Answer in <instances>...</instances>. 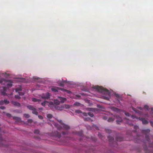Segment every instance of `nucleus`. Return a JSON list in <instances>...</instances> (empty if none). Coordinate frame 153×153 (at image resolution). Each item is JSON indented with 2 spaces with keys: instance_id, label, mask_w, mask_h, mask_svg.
<instances>
[{
  "instance_id": "1",
  "label": "nucleus",
  "mask_w": 153,
  "mask_h": 153,
  "mask_svg": "<svg viewBox=\"0 0 153 153\" xmlns=\"http://www.w3.org/2000/svg\"><path fill=\"white\" fill-rule=\"evenodd\" d=\"M58 121L60 124V126H59L58 124H56L53 121H51V123H50L49 121L50 120H48V123L51 125L52 126V125L57 128V129L59 130L61 129H68L70 128V127L67 125L65 124L64 123H63L61 120H58Z\"/></svg>"
},
{
  "instance_id": "2",
  "label": "nucleus",
  "mask_w": 153,
  "mask_h": 153,
  "mask_svg": "<svg viewBox=\"0 0 153 153\" xmlns=\"http://www.w3.org/2000/svg\"><path fill=\"white\" fill-rule=\"evenodd\" d=\"M93 88L100 93L106 94L108 96V97L104 96L103 97V99L106 100H109L110 96V93L109 91L101 86H94L93 87Z\"/></svg>"
},
{
  "instance_id": "3",
  "label": "nucleus",
  "mask_w": 153,
  "mask_h": 153,
  "mask_svg": "<svg viewBox=\"0 0 153 153\" xmlns=\"http://www.w3.org/2000/svg\"><path fill=\"white\" fill-rule=\"evenodd\" d=\"M49 106L51 108H54L58 110H62L63 109H68L70 107V106L68 105H63L60 106L54 105L53 102H50L49 103Z\"/></svg>"
},
{
  "instance_id": "4",
  "label": "nucleus",
  "mask_w": 153,
  "mask_h": 153,
  "mask_svg": "<svg viewBox=\"0 0 153 153\" xmlns=\"http://www.w3.org/2000/svg\"><path fill=\"white\" fill-rule=\"evenodd\" d=\"M115 118H116L117 119L116 121L117 124H119L120 122H122V120L121 117L117 115L114 116L113 117H109L108 121L109 122H112L114 120Z\"/></svg>"
},
{
  "instance_id": "5",
  "label": "nucleus",
  "mask_w": 153,
  "mask_h": 153,
  "mask_svg": "<svg viewBox=\"0 0 153 153\" xmlns=\"http://www.w3.org/2000/svg\"><path fill=\"white\" fill-rule=\"evenodd\" d=\"M150 132V130L149 129H144L142 130V133L145 135V138L146 140L149 143V134Z\"/></svg>"
},
{
  "instance_id": "6",
  "label": "nucleus",
  "mask_w": 153,
  "mask_h": 153,
  "mask_svg": "<svg viewBox=\"0 0 153 153\" xmlns=\"http://www.w3.org/2000/svg\"><path fill=\"white\" fill-rule=\"evenodd\" d=\"M0 84L3 85H6L7 86L11 87L12 85V83L9 80L4 79L0 80Z\"/></svg>"
},
{
  "instance_id": "7",
  "label": "nucleus",
  "mask_w": 153,
  "mask_h": 153,
  "mask_svg": "<svg viewBox=\"0 0 153 153\" xmlns=\"http://www.w3.org/2000/svg\"><path fill=\"white\" fill-rule=\"evenodd\" d=\"M58 90H60L61 91H66L68 94H70L71 93V91H68L66 89H64L63 88H62L57 87H55L54 88H51L52 91L55 92H58Z\"/></svg>"
},
{
  "instance_id": "8",
  "label": "nucleus",
  "mask_w": 153,
  "mask_h": 153,
  "mask_svg": "<svg viewBox=\"0 0 153 153\" xmlns=\"http://www.w3.org/2000/svg\"><path fill=\"white\" fill-rule=\"evenodd\" d=\"M50 94L49 92H47L46 94H43L41 98L45 100H48L50 98Z\"/></svg>"
},
{
  "instance_id": "9",
  "label": "nucleus",
  "mask_w": 153,
  "mask_h": 153,
  "mask_svg": "<svg viewBox=\"0 0 153 153\" xmlns=\"http://www.w3.org/2000/svg\"><path fill=\"white\" fill-rule=\"evenodd\" d=\"M27 108L30 110H32V113L36 115H37L38 112L36 109L34 108L33 106L31 105H28L27 106Z\"/></svg>"
},
{
  "instance_id": "10",
  "label": "nucleus",
  "mask_w": 153,
  "mask_h": 153,
  "mask_svg": "<svg viewBox=\"0 0 153 153\" xmlns=\"http://www.w3.org/2000/svg\"><path fill=\"white\" fill-rule=\"evenodd\" d=\"M140 120L142 121V123L143 124H148L149 123L148 121L144 118H141Z\"/></svg>"
},
{
  "instance_id": "11",
  "label": "nucleus",
  "mask_w": 153,
  "mask_h": 153,
  "mask_svg": "<svg viewBox=\"0 0 153 153\" xmlns=\"http://www.w3.org/2000/svg\"><path fill=\"white\" fill-rule=\"evenodd\" d=\"M58 98L59 99V100H60V102L61 103H64L65 101L66 100V99L65 98L62 97H58Z\"/></svg>"
},
{
  "instance_id": "12",
  "label": "nucleus",
  "mask_w": 153,
  "mask_h": 153,
  "mask_svg": "<svg viewBox=\"0 0 153 153\" xmlns=\"http://www.w3.org/2000/svg\"><path fill=\"white\" fill-rule=\"evenodd\" d=\"M124 120H126V123L128 124L130 126L133 125L132 123H131V121H130V120L127 118H125L124 119Z\"/></svg>"
},
{
  "instance_id": "13",
  "label": "nucleus",
  "mask_w": 153,
  "mask_h": 153,
  "mask_svg": "<svg viewBox=\"0 0 153 153\" xmlns=\"http://www.w3.org/2000/svg\"><path fill=\"white\" fill-rule=\"evenodd\" d=\"M13 119L16 120V122H20L21 121V119L19 117H13Z\"/></svg>"
},
{
  "instance_id": "14",
  "label": "nucleus",
  "mask_w": 153,
  "mask_h": 153,
  "mask_svg": "<svg viewBox=\"0 0 153 153\" xmlns=\"http://www.w3.org/2000/svg\"><path fill=\"white\" fill-rule=\"evenodd\" d=\"M83 114L85 116H87L88 114L89 116H90L91 117H93L94 116V115L93 114L91 113V112H88V113H83Z\"/></svg>"
},
{
  "instance_id": "15",
  "label": "nucleus",
  "mask_w": 153,
  "mask_h": 153,
  "mask_svg": "<svg viewBox=\"0 0 153 153\" xmlns=\"http://www.w3.org/2000/svg\"><path fill=\"white\" fill-rule=\"evenodd\" d=\"M12 103L13 105L19 107L20 105V104L19 103L15 101H12Z\"/></svg>"
},
{
  "instance_id": "16",
  "label": "nucleus",
  "mask_w": 153,
  "mask_h": 153,
  "mask_svg": "<svg viewBox=\"0 0 153 153\" xmlns=\"http://www.w3.org/2000/svg\"><path fill=\"white\" fill-rule=\"evenodd\" d=\"M6 89L7 88L5 87H3V91H1V94L2 95L4 96H5L6 95V94L5 93V91H6Z\"/></svg>"
},
{
  "instance_id": "17",
  "label": "nucleus",
  "mask_w": 153,
  "mask_h": 153,
  "mask_svg": "<svg viewBox=\"0 0 153 153\" xmlns=\"http://www.w3.org/2000/svg\"><path fill=\"white\" fill-rule=\"evenodd\" d=\"M53 102L54 105H57L59 104L60 102L57 100H55Z\"/></svg>"
},
{
  "instance_id": "18",
  "label": "nucleus",
  "mask_w": 153,
  "mask_h": 153,
  "mask_svg": "<svg viewBox=\"0 0 153 153\" xmlns=\"http://www.w3.org/2000/svg\"><path fill=\"white\" fill-rule=\"evenodd\" d=\"M53 135L59 138L61 136L60 134L57 131L55 132L54 134H53Z\"/></svg>"
},
{
  "instance_id": "19",
  "label": "nucleus",
  "mask_w": 153,
  "mask_h": 153,
  "mask_svg": "<svg viewBox=\"0 0 153 153\" xmlns=\"http://www.w3.org/2000/svg\"><path fill=\"white\" fill-rule=\"evenodd\" d=\"M111 109L113 111L115 112H119L120 111V110L119 109L114 107H112Z\"/></svg>"
},
{
  "instance_id": "20",
  "label": "nucleus",
  "mask_w": 153,
  "mask_h": 153,
  "mask_svg": "<svg viewBox=\"0 0 153 153\" xmlns=\"http://www.w3.org/2000/svg\"><path fill=\"white\" fill-rule=\"evenodd\" d=\"M75 134L79 136H82L83 134V132L82 131H81L79 132H76Z\"/></svg>"
},
{
  "instance_id": "21",
  "label": "nucleus",
  "mask_w": 153,
  "mask_h": 153,
  "mask_svg": "<svg viewBox=\"0 0 153 153\" xmlns=\"http://www.w3.org/2000/svg\"><path fill=\"white\" fill-rule=\"evenodd\" d=\"M108 139L109 141L110 142H112L114 140V138L113 137L110 136H108Z\"/></svg>"
},
{
  "instance_id": "22",
  "label": "nucleus",
  "mask_w": 153,
  "mask_h": 153,
  "mask_svg": "<svg viewBox=\"0 0 153 153\" xmlns=\"http://www.w3.org/2000/svg\"><path fill=\"white\" fill-rule=\"evenodd\" d=\"M116 139L117 141H121L123 140V139L121 137H117Z\"/></svg>"
},
{
  "instance_id": "23",
  "label": "nucleus",
  "mask_w": 153,
  "mask_h": 153,
  "mask_svg": "<svg viewBox=\"0 0 153 153\" xmlns=\"http://www.w3.org/2000/svg\"><path fill=\"white\" fill-rule=\"evenodd\" d=\"M32 100L33 102H39V101H41L40 100L37 99L35 98H33L32 99Z\"/></svg>"
},
{
  "instance_id": "24",
  "label": "nucleus",
  "mask_w": 153,
  "mask_h": 153,
  "mask_svg": "<svg viewBox=\"0 0 153 153\" xmlns=\"http://www.w3.org/2000/svg\"><path fill=\"white\" fill-rule=\"evenodd\" d=\"M105 132L108 133H110L111 132V130L108 128L105 129Z\"/></svg>"
},
{
  "instance_id": "25",
  "label": "nucleus",
  "mask_w": 153,
  "mask_h": 153,
  "mask_svg": "<svg viewBox=\"0 0 153 153\" xmlns=\"http://www.w3.org/2000/svg\"><path fill=\"white\" fill-rule=\"evenodd\" d=\"M48 102L47 101H45L41 103V105L43 106H45L46 103H48Z\"/></svg>"
},
{
  "instance_id": "26",
  "label": "nucleus",
  "mask_w": 153,
  "mask_h": 153,
  "mask_svg": "<svg viewBox=\"0 0 153 153\" xmlns=\"http://www.w3.org/2000/svg\"><path fill=\"white\" fill-rule=\"evenodd\" d=\"M144 108L145 109H146L147 110L149 111L150 110V109L149 108L148 106L147 105H144Z\"/></svg>"
},
{
  "instance_id": "27",
  "label": "nucleus",
  "mask_w": 153,
  "mask_h": 153,
  "mask_svg": "<svg viewBox=\"0 0 153 153\" xmlns=\"http://www.w3.org/2000/svg\"><path fill=\"white\" fill-rule=\"evenodd\" d=\"M3 101L4 102V103L5 104H8L9 103V101H7L6 99L4 100H3Z\"/></svg>"
},
{
  "instance_id": "28",
  "label": "nucleus",
  "mask_w": 153,
  "mask_h": 153,
  "mask_svg": "<svg viewBox=\"0 0 153 153\" xmlns=\"http://www.w3.org/2000/svg\"><path fill=\"white\" fill-rule=\"evenodd\" d=\"M47 117L48 118H51L52 117V115L51 114H48L47 115Z\"/></svg>"
},
{
  "instance_id": "29",
  "label": "nucleus",
  "mask_w": 153,
  "mask_h": 153,
  "mask_svg": "<svg viewBox=\"0 0 153 153\" xmlns=\"http://www.w3.org/2000/svg\"><path fill=\"white\" fill-rule=\"evenodd\" d=\"M80 104L78 102H76L74 104V105L75 106H80Z\"/></svg>"
},
{
  "instance_id": "30",
  "label": "nucleus",
  "mask_w": 153,
  "mask_h": 153,
  "mask_svg": "<svg viewBox=\"0 0 153 153\" xmlns=\"http://www.w3.org/2000/svg\"><path fill=\"white\" fill-rule=\"evenodd\" d=\"M34 132L35 134H39V130L36 129L34 130Z\"/></svg>"
},
{
  "instance_id": "31",
  "label": "nucleus",
  "mask_w": 153,
  "mask_h": 153,
  "mask_svg": "<svg viewBox=\"0 0 153 153\" xmlns=\"http://www.w3.org/2000/svg\"><path fill=\"white\" fill-rule=\"evenodd\" d=\"M24 116L26 118H28L30 117V116L29 115V114H25Z\"/></svg>"
},
{
  "instance_id": "32",
  "label": "nucleus",
  "mask_w": 153,
  "mask_h": 153,
  "mask_svg": "<svg viewBox=\"0 0 153 153\" xmlns=\"http://www.w3.org/2000/svg\"><path fill=\"white\" fill-rule=\"evenodd\" d=\"M33 122V120L32 119H28L27 120V122L28 123H31Z\"/></svg>"
},
{
  "instance_id": "33",
  "label": "nucleus",
  "mask_w": 153,
  "mask_h": 153,
  "mask_svg": "<svg viewBox=\"0 0 153 153\" xmlns=\"http://www.w3.org/2000/svg\"><path fill=\"white\" fill-rule=\"evenodd\" d=\"M75 112L78 114L82 113V112L79 110H77L75 111Z\"/></svg>"
},
{
  "instance_id": "34",
  "label": "nucleus",
  "mask_w": 153,
  "mask_h": 153,
  "mask_svg": "<svg viewBox=\"0 0 153 153\" xmlns=\"http://www.w3.org/2000/svg\"><path fill=\"white\" fill-rule=\"evenodd\" d=\"M16 92H19V91H21V89L20 88H16Z\"/></svg>"
},
{
  "instance_id": "35",
  "label": "nucleus",
  "mask_w": 153,
  "mask_h": 153,
  "mask_svg": "<svg viewBox=\"0 0 153 153\" xmlns=\"http://www.w3.org/2000/svg\"><path fill=\"white\" fill-rule=\"evenodd\" d=\"M18 93L20 96H23L24 95V93L22 92H19Z\"/></svg>"
},
{
  "instance_id": "36",
  "label": "nucleus",
  "mask_w": 153,
  "mask_h": 153,
  "mask_svg": "<svg viewBox=\"0 0 153 153\" xmlns=\"http://www.w3.org/2000/svg\"><path fill=\"white\" fill-rule=\"evenodd\" d=\"M125 114L128 117H130L131 116V115L128 113L126 112L125 113Z\"/></svg>"
},
{
  "instance_id": "37",
  "label": "nucleus",
  "mask_w": 153,
  "mask_h": 153,
  "mask_svg": "<svg viewBox=\"0 0 153 153\" xmlns=\"http://www.w3.org/2000/svg\"><path fill=\"white\" fill-rule=\"evenodd\" d=\"M6 116L8 117H11V114L9 113H6Z\"/></svg>"
},
{
  "instance_id": "38",
  "label": "nucleus",
  "mask_w": 153,
  "mask_h": 153,
  "mask_svg": "<svg viewBox=\"0 0 153 153\" xmlns=\"http://www.w3.org/2000/svg\"><path fill=\"white\" fill-rule=\"evenodd\" d=\"M15 97L16 99H19L20 98V97L18 95H15Z\"/></svg>"
},
{
  "instance_id": "39",
  "label": "nucleus",
  "mask_w": 153,
  "mask_h": 153,
  "mask_svg": "<svg viewBox=\"0 0 153 153\" xmlns=\"http://www.w3.org/2000/svg\"><path fill=\"white\" fill-rule=\"evenodd\" d=\"M90 120V118L87 117L85 118L84 120L85 121H88Z\"/></svg>"
},
{
  "instance_id": "40",
  "label": "nucleus",
  "mask_w": 153,
  "mask_h": 153,
  "mask_svg": "<svg viewBox=\"0 0 153 153\" xmlns=\"http://www.w3.org/2000/svg\"><path fill=\"white\" fill-rule=\"evenodd\" d=\"M150 112L151 114H153V108H151L150 109V111H149Z\"/></svg>"
},
{
  "instance_id": "41",
  "label": "nucleus",
  "mask_w": 153,
  "mask_h": 153,
  "mask_svg": "<svg viewBox=\"0 0 153 153\" xmlns=\"http://www.w3.org/2000/svg\"><path fill=\"white\" fill-rule=\"evenodd\" d=\"M108 117L106 116H104L103 117V120H106L107 119Z\"/></svg>"
},
{
  "instance_id": "42",
  "label": "nucleus",
  "mask_w": 153,
  "mask_h": 153,
  "mask_svg": "<svg viewBox=\"0 0 153 153\" xmlns=\"http://www.w3.org/2000/svg\"><path fill=\"white\" fill-rule=\"evenodd\" d=\"M4 104L3 100H1L0 101V105H3Z\"/></svg>"
},
{
  "instance_id": "43",
  "label": "nucleus",
  "mask_w": 153,
  "mask_h": 153,
  "mask_svg": "<svg viewBox=\"0 0 153 153\" xmlns=\"http://www.w3.org/2000/svg\"><path fill=\"white\" fill-rule=\"evenodd\" d=\"M5 107L3 106H0V108L1 109H4L5 108Z\"/></svg>"
},
{
  "instance_id": "44",
  "label": "nucleus",
  "mask_w": 153,
  "mask_h": 153,
  "mask_svg": "<svg viewBox=\"0 0 153 153\" xmlns=\"http://www.w3.org/2000/svg\"><path fill=\"white\" fill-rule=\"evenodd\" d=\"M38 117L39 118V119H43V117L42 116H41V115H39L38 116Z\"/></svg>"
},
{
  "instance_id": "45",
  "label": "nucleus",
  "mask_w": 153,
  "mask_h": 153,
  "mask_svg": "<svg viewBox=\"0 0 153 153\" xmlns=\"http://www.w3.org/2000/svg\"><path fill=\"white\" fill-rule=\"evenodd\" d=\"M150 122L151 126L153 127V122L152 121H150Z\"/></svg>"
},
{
  "instance_id": "46",
  "label": "nucleus",
  "mask_w": 153,
  "mask_h": 153,
  "mask_svg": "<svg viewBox=\"0 0 153 153\" xmlns=\"http://www.w3.org/2000/svg\"><path fill=\"white\" fill-rule=\"evenodd\" d=\"M131 117L132 119H134V118H135V116H134V115H131Z\"/></svg>"
},
{
  "instance_id": "47",
  "label": "nucleus",
  "mask_w": 153,
  "mask_h": 153,
  "mask_svg": "<svg viewBox=\"0 0 153 153\" xmlns=\"http://www.w3.org/2000/svg\"><path fill=\"white\" fill-rule=\"evenodd\" d=\"M134 128L137 129V128H138V126H134Z\"/></svg>"
},
{
  "instance_id": "48",
  "label": "nucleus",
  "mask_w": 153,
  "mask_h": 153,
  "mask_svg": "<svg viewBox=\"0 0 153 153\" xmlns=\"http://www.w3.org/2000/svg\"><path fill=\"white\" fill-rule=\"evenodd\" d=\"M63 85H64V84L63 83H60V86H63Z\"/></svg>"
},
{
  "instance_id": "49",
  "label": "nucleus",
  "mask_w": 153,
  "mask_h": 153,
  "mask_svg": "<svg viewBox=\"0 0 153 153\" xmlns=\"http://www.w3.org/2000/svg\"><path fill=\"white\" fill-rule=\"evenodd\" d=\"M98 136L99 137H100L102 136V134L100 133H99Z\"/></svg>"
},
{
  "instance_id": "50",
  "label": "nucleus",
  "mask_w": 153,
  "mask_h": 153,
  "mask_svg": "<svg viewBox=\"0 0 153 153\" xmlns=\"http://www.w3.org/2000/svg\"><path fill=\"white\" fill-rule=\"evenodd\" d=\"M62 134H63V135H65V134H66V133H65V132H62Z\"/></svg>"
},
{
  "instance_id": "51",
  "label": "nucleus",
  "mask_w": 153,
  "mask_h": 153,
  "mask_svg": "<svg viewBox=\"0 0 153 153\" xmlns=\"http://www.w3.org/2000/svg\"><path fill=\"white\" fill-rule=\"evenodd\" d=\"M96 140H97L96 138H94V140H93L94 141H96Z\"/></svg>"
},
{
  "instance_id": "52",
  "label": "nucleus",
  "mask_w": 153,
  "mask_h": 153,
  "mask_svg": "<svg viewBox=\"0 0 153 153\" xmlns=\"http://www.w3.org/2000/svg\"><path fill=\"white\" fill-rule=\"evenodd\" d=\"M139 108L140 109L142 110V108H141V107H139Z\"/></svg>"
}]
</instances>
